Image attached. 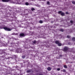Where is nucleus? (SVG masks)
I'll use <instances>...</instances> for the list:
<instances>
[{
	"instance_id": "11",
	"label": "nucleus",
	"mask_w": 75,
	"mask_h": 75,
	"mask_svg": "<svg viewBox=\"0 0 75 75\" xmlns=\"http://www.w3.org/2000/svg\"><path fill=\"white\" fill-rule=\"evenodd\" d=\"M64 67L65 68H67V65H64Z\"/></svg>"
},
{
	"instance_id": "26",
	"label": "nucleus",
	"mask_w": 75,
	"mask_h": 75,
	"mask_svg": "<svg viewBox=\"0 0 75 75\" xmlns=\"http://www.w3.org/2000/svg\"><path fill=\"white\" fill-rule=\"evenodd\" d=\"M68 44L69 45H71V43H70V42L68 43Z\"/></svg>"
},
{
	"instance_id": "4",
	"label": "nucleus",
	"mask_w": 75,
	"mask_h": 75,
	"mask_svg": "<svg viewBox=\"0 0 75 75\" xmlns=\"http://www.w3.org/2000/svg\"><path fill=\"white\" fill-rule=\"evenodd\" d=\"M2 1L3 2H9L11 0H2Z\"/></svg>"
},
{
	"instance_id": "2",
	"label": "nucleus",
	"mask_w": 75,
	"mask_h": 75,
	"mask_svg": "<svg viewBox=\"0 0 75 75\" xmlns=\"http://www.w3.org/2000/svg\"><path fill=\"white\" fill-rule=\"evenodd\" d=\"M4 29L6 31H11V29H10V28H7V27H4Z\"/></svg>"
},
{
	"instance_id": "3",
	"label": "nucleus",
	"mask_w": 75,
	"mask_h": 75,
	"mask_svg": "<svg viewBox=\"0 0 75 75\" xmlns=\"http://www.w3.org/2000/svg\"><path fill=\"white\" fill-rule=\"evenodd\" d=\"M59 14H61V16H64V13H62V11H59L58 12Z\"/></svg>"
},
{
	"instance_id": "21",
	"label": "nucleus",
	"mask_w": 75,
	"mask_h": 75,
	"mask_svg": "<svg viewBox=\"0 0 75 75\" xmlns=\"http://www.w3.org/2000/svg\"><path fill=\"white\" fill-rule=\"evenodd\" d=\"M57 71H60V68H57Z\"/></svg>"
},
{
	"instance_id": "7",
	"label": "nucleus",
	"mask_w": 75,
	"mask_h": 75,
	"mask_svg": "<svg viewBox=\"0 0 75 75\" xmlns=\"http://www.w3.org/2000/svg\"><path fill=\"white\" fill-rule=\"evenodd\" d=\"M55 43L56 44H58L59 43V42L58 41H55Z\"/></svg>"
},
{
	"instance_id": "19",
	"label": "nucleus",
	"mask_w": 75,
	"mask_h": 75,
	"mask_svg": "<svg viewBox=\"0 0 75 75\" xmlns=\"http://www.w3.org/2000/svg\"><path fill=\"white\" fill-rule=\"evenodd\" d=\"M72 3H73V4H75V1H73L72 2Z\"/></svg>"
},
{
	"instance_id": "6",
	"label": "nucleus",
	"mask_w": 75,
	"mask_h": 75,
	"mask_svg": "<svg viewBox=\"0 0 75 75\" xmlns=\"http://www.w3.org/2000/svg\"><path fill=\"white\" fill-rule=\"evenodd\" d=\"M31 71H32L31 70H28L27 71V73H30V72H31Z\"/></svg>"
},
{
	"instance_id": "9",
	"label": "nucleus",
	"mask_w": 75,
	"mask_h": 75,
	"mask_svg": "<svg viewBox=\"0 0 75 75\" xmlns=\"http://www.w3.org/2000/svg\"><path fill=\"white\" fill-rule=\"evenodd\" d=\"M61 71H62V72H66V70H65V69H64Z\"/></svg>"
},
{
	"instance_id": "1",
	"label": "nucleus",
	"mask_w": 75,
	"mask_h": 75,
	"mask_svg": "<svg viewBox=\"0 0 75 75\" xmlns=\"http://www.w3.org/2000/svg\"><path fill=\"white\" fill-rule=\"evenodd\" d=\"M19 35L21 38H22V37H25V35L24 34V33H21Z\"/></svg>"
},
{
	"instance_id": "10",
	"label": "nucleus",
	"mask_w": 75,
	"mask_h": 75,
	"mask_svg": "<svg viewBox=\"0 0 75 75\" xmlns=\"http://www.w3.org/2000/svg\"><path fill=\"white\" fill-rule=\"evenodd\" d=\"M25 4L26 6H28V5H29L30 4H29V3H28V2H26L25 3Z\"/></svg>"
},
{
	"instance_id": "5",
	"label": "nucleus",
	"mask_w": 75,
	"mask_h": 75,
	"mask_svg": "<svg viewBox=\"0 0 75 75\" xmlns=\"http://www.w3.org/2000/svg\"><path fill=\"white\" fill-rule=\"evenodd\" d=\"M68 47H65L64 48V51H67V50H68Z\"/></svg>"
},
{
	"instance_id": "20",
	"label": "nucleus",
	"mask_w": 75,
	"mask_h": 75,
	"mask_svg": "<svg viewBox=\"0 0 75 75\" xmlns=\"http://www.w3.org/2000/svg\"><path fill=\"white\" fill-rule=\"evenodd\" d=\"M60 30L61 31H64V29H61Z\"/></svg>"
},
{
	"instance_id": "28",
	"label": "nucleus",
	"mask_w": 75,
	"mask_h": 75,
	"mask_svg": "<svg viewBox=\"0 0 75 75\" xmlns=\"http://www.w3.org/2000/svg\"><path fill=\"white\" fill-rule=\"evenodd\" d=\"M42 0V1H45V0Z\"/></svg>"
},
{
	"instance_id": "24",
	"label": "nucleus",
	"mask_w": 75,
	"mask_h": 75,
	"mask_svg": "<svg viewBox=\"0 0 75 75\" xmlns=\"http://www.w3.org/2000/svg\"><path fill=\"white\" fill-rule=\"evenodd\" d=\"M70 22L71 23V24H72V23H73V21H70Z\"/></svg>"
},
{
	"instance_id": "17",
	"label": "nucleus",
	"mask_w": 75,
	"mask_h": 75,
	"mask_svg": "<svg viewBox=\"0 0 75 75\" xmlns=\"http://www.w3.org/2000/svg\"><path fill=\"white\" fill-rule=\"evenodd\" d=\"M33 42V44H35V43H36V41L35 40Z\"/></svg>"
},
{
	"instance_id": "23",
	"label": "nucleus",
	"mask_w": 75,
	"mask_h": 75,
	"mask_svg": "<svg viewBox=\"0 0 75 75\" xmlns=\"http://www.w3.org/2000/svg\"><path fill=\"white\" fill-rule=\"evenodd\" d=\"M47 4H50V2L49 1H47Z\"/></svg>"
},
{
	"instance_id": "25",
	"label": "nucleus",
	"mask_w": 75,
	"mask_h": 75,
	"mask_svg": "<svg viewBox=\"0 0 75 75\" xmlns=\"http://www.w3.org/2000/svg\"><path fill=\"white\" fill-rule=\"evenodd\" d=\"M66 14H68V12H67L66 13Z\"/></svg>"
},
{
	"instance_id": "8",
	"label": "nucleus",
	"mask_w": 75,
	"mask_h": 75,
	"mask_svg": "<svg viewBox=\"0 0 75 75\" xmlns=\"http://www.w3.org/2000/svg\"><path fill=\"white\" fill-rule=\"evenodd\" d=\"M47 70L48 71H51V68L50 67H49L47 68Z\"/></svg>"
},
{
	"instance_id": "12",
	"label": "nucleus",
	"mask_w": 75,
	"mask_h": 75,
	"mask_svg": "<svg viewBox=\"0 0 75 75\" xmlns=\"http://www.w3.org/2000/svg\"><path fill=\"white\" fill-rule=\"evenodd\" d=\"M72 41H75V38L73 37L72 38Z\"/></svg>"
},
{
	"instance_id": "22",
	"label": "nucleus",
	"mask_w": 75,
	"mask_h": 75,
	"mask_svg": "<svg viewBox=\"0 0 75 75\" xmlns=\"http://www.w3.org/2000/svg\"><path fill=\"white\" fill-rule=\"evenodd\" d=\"M67 38H70V36L69 35L67 36Z\"/></svg>"
},
{
	"instance_id": "18",
	"label": "nucleus",
	"mask_w": 75,
	"mask_h": 75,
	"mask_svg": "<svg viewBox=\"0 0 75 75\" xmlns=\"http://www.w3.org/2000/svg\"><path fill=\"white\" fill-rule=\"evenodd\" d=\"M25 56H23L22 57V58H23V59H24V58H25Z\"/></svg>"
},
{
	"instance_id": "13",
	"label": "nucleus",
	"mask_w": 75,
	"mask_h": 75,
	"mask_svg": "<svg viewBox=\"0 0 75 75\" xmlns=\"http://www.w3.org/2000/svg\"><path fill=\"white\" fill-rule=\"evenodd\" d=\"M31 10L32 11H34V10H35V9L34 8H31Z\"/></svg>"
},
{
	"instance_id": "27",
	"label": "nucleus",
	"mask_w": 75,
	"mask_h": 75,
	"mask_svg": "<svg viewBox=\"0 0 75 75\" xmlns=\"http://www.w3.org/2000/svg\"><path fill=\"white\" fill-rule=\"evenodd\" d=\"M39 75H43V74H39Z\"/></svg>"
},
{
	"instance_id": "14",
	"label": "nucleus",
	"mask_w": 75,
	"mask_h": 75,
	"mask_svg": "<svg viewBox=\"0 0 75 75\" xmlns=\"http://www.w3.org/2000/svg\"><path fill=\"white\" fill-rule=\"evenodd\" d=\"M40 23H42L43 22H42V21L40 20L39 21Z\"/></svg>"
},
{
	"instance_id": "15",
	"label": "nucleus",
	"mask_w": 75,
	"mask_h": 75,
	"mask_svg": "<svg viewBox=\"0 0 75 75\" xmlns=\"http://www.w3.org/2000/svg\"><path fill=\"white\" fill-rule=\"evenodd\" d=\"M61 45H62L61 44L59 43L58 44V46H61Z\"/></svg>"
},
{
	"instance_id": "16",
	"label": "nucleus",
	"mask_w": 75,
	"mask_h": 75,
	"mask_svg": "<svg viewBox=\"0 0 75 75\" xmlns=\"http://www.w3.org/2000/svg\"><path fill=\"white\" fill-rule=\"evenodd\" d=\"M68 66L69 68L70 67H71L72 66V65H70V64H69L68 65Z\"/></svg>"
}]
</instances>
